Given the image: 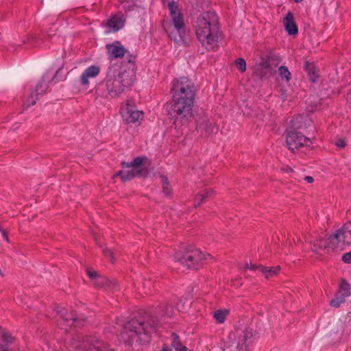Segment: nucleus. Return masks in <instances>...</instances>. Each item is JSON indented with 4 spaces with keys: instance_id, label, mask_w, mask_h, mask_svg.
I'll return each mask as SVG.
<instances>
[{
    "instance_id": "nucleus-1",
    "label": "nucleus",
    "mask_w": 351,
    "mask_h": 351,
    "mask_svg": "<svg viewBox=\"0 0 351 351\" xmlns=\"http://www.w3.org/2000/svg\"><path fill=\"white\" fill-rule=\"evenodd\" d=\"M171 93L175 123L180 122L182 125H184L192 118V109L195 95V86L188 78L180 77L173 81Z\"/></svg>"
},
{
    "instance_id": "nucleus-41",
    "label": "nucleus",
    "mask_w": 351,
    "mask_h": 351,
    "mask_svg": "<svg viewBox=\"0 0 351 351\" xmlns=\"http://www.w3.org/2000/svg\"><path fill=\"white\" fill-rule=\"evenodd\" d=\"M295 3H300L301 2L302 0H293Z\"/></svg>"
},
{
    "instance_id": "nucleus-18",
    "label": "nucleus",
    "mask_w": 351,
    "mask_h": 351,
    "mask_svg": "<svg viewBox=\"0 0 351 351\" xmlns=\"http://www.w3.org/2000/svg\"><path fill=\"white\" fill-rule=\"evenodd\" d=\"M100 67L92 65L86 68L80 76V83L84 86L89 84V79L95 78L100 73Z\"/></svg>"
},
{
    "instance_id": "nucleus-38",
    "label": "nucleus",
    "mask_w": 351,
    "mask_h": 351,
    "mask_svg": "<svg viewBox=\"0 0 351 351\" xmlns=\"http://www.w3.org/2000/svg\"><path fill=\"white\" fill-rule=\"evenodd\" d=\"M2 236H3V238L5 239V241H6L8 243H9L10 241H9V239H8L6 232L2 231Z\"/></svg>"
},
{
    "instance_id": "nucleus-22",
    "label": "nucleus",
    "mask_w": 351,
    "mask_h": 351,
    "mask_svg": "<svg viewBox=\"0 0 351 351\" xmlns=\"http://www.w3.org/2000/svg\"><path fill=\"white\" fill-rule=\"evenodd\" d=\"M60 314L63 320L69 326H77L78 318L73 311L69 312L66 309H62Z\"/></svg>"
},
{
    "instance_id": "nucleus-13",
    "label": "nucleus",
    "mask_w": 351,
    "mask_h": 351,
    "mask_svg": "<svg viewBox=\"0 0 351 351\" xmlns=\"http://www.w3.org/2000/svg\"><path fill=\"white\" fill-rule=\"evenodd\" d=\"M196 128L205 135H209L218 130V128L210 122L208 116L206 114L199 116L196 119Z\"/></svg>"
},
{
    "instance_id": "nucleus-8",
    "label": "nucleus",
    "mask_w": 351,
    "mask_h": 351,
    "mask_svg": "<svg viewBox=\"0 0 351 351\" xmlns=\"http://www.w3.org/2000/svg\"><path fill=\"white\" fill-rule=\"evenodd\" d=\"M120 113L125 123H133L143 119V112L136 109L132 100H126L121 106Z\"/></svg>"
},
{
    "instance_id": "nucleus-27",
    "label": "nucleus",
    "mask_w": 351,
    "mask_h": 351,
    "mask_svg": "<svg viewBox=\"0 0 351 351\" xmlns=\"http://www.w3.org/2000/svg\"><path fill=\"white\" fill-rule=\"evenodd\" d=\"M160 178L162 185L163 193L167 196L170 195L171 193V189L170 187L167 178L163 175L160 176Z\"/></svg>"
},
{
    "instance_id": "nucleus-35",
    "label": "nucleus",
    "mask_w": 351,
    "mask_h": 351,
    "mask_svg": "<svg viewBox=\"0 0 351 351\" xmlns=\"http://www.w3.org/2000/svg\"><path fill=\"white\" fill-rule=\"evenodd\" d=\"M335 145L338 147L343 148L346 146V142L343 139L340 138L335 142Z\"/></svg>"
},
{
    "instance_id": "nucleus-6",
    "label": "nucleus",
    "mask_w": 351,
    "mask_h": 351,
    "mask_svg": "<svg viewBox=\"0 0 351 351\" xmlns=\"http://www.w3.org/2000/svg\"><path fill=\"white\" fill-rule=\"evenodd\" d=\"M70 346L78 351H113L96 336H76L72 339Z\"/></svg>"
},
{
    "instance_id": "nucleus-10",
    "label": "nucleus",
    "mask_w": 351,
    "mask_h": 351,
    "mask_svg": "<svg viewBox=\"0 0 351 351\" xmlns=\"http://www.w3.org/2000/svg\"><path fill=\"white\" fill-rule=\"evenodd\" d=\"M252 337L251 330L245 328V330H237L232 332L229 335L230 341H235L236 348L238 351H248L250 341Z\"/></svg>"
},
{
    "instance_id": "nucleus-2",
    "label": "nucleus",
    "mask_w": 351,
    "mask_h": 351,
    "mask_svg": "<svg viewBox=\"0 0 351 351\" xmlns=\"http://www.w3.org/2000/svg\"><path fill=\"white\" fill-rule=\"evenodd\" d=\"M135 81V57L130 56L120 66H110L104 82L108 95L111 98H117L129 90Z\"/></svg>"
},
{
    "instance_id": "nucleus-4",
    "label": "nucleus",
    "mask_w": 351,
    "mask_h": 351,
    "mask_svg": "<svg viewBox=\"0 0 351 351\" xmlns=\"http://www.w3.org/2000/svg\"><path fill=\"white\" fill-rule=\"evenodd\" d=\"M145 323L137 319H132L124 326L121 332V339L128 343H145L150 340V334L154 330L156 324Z\"/></svg>"
},
{
    "instance_id": "nucleus-37",
    "label": "nucleus",
    "mask_w": 351,
    "mask_h": 351,
    "mask_svg": "<svg viewBox=\"0 0 351 351\" xmlns=\"http://www.w3.org/2000/svg\"><path fill=\"white\" fill-rule=\"evenodd\" d=\"M304 180L307 183H312L314 181L313 178L309 176H305Z\"/></svg>"
},
{
    "instance_id": "nucleus-33",
    "label": "nucleus",
    "mask_w": 351,
    "mask_h": 351,
    "mask_svg": "<svg viewBox=\"0 0 351 351\" xmlns=\"http://www.w3.org/2000/svg\"><path fill=\"white\" fill-rule=\"evenodd\" d=\"M103 252L106 257L110 258V260L112 261V263L114 262L113 252L111 250L106 249V248H104Z\"/></svg>"
},
{
    "instance_id": "nucleus-21",
    "label": "nucleus",
    "mask_w": 351,
    "mask_h": 351,
    "mask_svg": "<svg viewBox=\"0 0 351 351\" xmlns=\"http://www.w3.org/2000/svg\"><path fill=\"white\" fill-rule=\"evenodd\" d=\"M283 24L285 30L289 35H295L298 34V27L294 21V17L291 12H288L283 19Z\"/></svg>"
},
{
    "instance_id": "nucleus-7",
    "label": "nucleus",
    "mask_w": 351,
    "mask_h": 351,
    "mask_svg": "<svg viewBox=\"0 0 351 351\" xmlns=\"http://www.w3.org/2000/svg\"><path fill=\"white\" fill-rule=\"evenodd\" d=\"M210 256L209 254H204L198 249H193L186 251L183 254L176 253L175 258L183 266L189 269H197L202 262Z\"/></svg>"
},
{
    "instance_id": "nucleus-31",
    "label": "nucleus",
    "mask_w": 351,
    "mask_h": 351,
    "mask_svg": "<svg viewBox=\"0 0 351 351\" xmlns=\"http://www.w3.org/2000/svg\"><path fill=\"white\" fill-rule=\"evenodd\" d=\"M236 66L239 71L243 73L246 70V62L242 58L236 60Z\"/></svg>"
},
{
    "instance_id": "nucleus-5",
    "label": "nucleus",
    "mask_w": 351,
    "mask_h": 351,
    "mask_svg": "<svg viewBox=\"0 0 351 351\" xmlns=\"http://www.w3.org/2000/svg\"><path fill=\"white\" fill-rule=\"evenodd\" d=\"M351 245V222L345 223L336 233L327 239H319L313 242L312 250L318 251L326 249L328 250H342L346 245Z\"/></svg>"
},
{
    "instance_id": "nucleus-25",
    "label": "nucleus",
    "mask_w": 351,
    "mask_h": 351,
    "mask_svg": "<svg viewBox=\"0 0 351 351\" xmlns=\"http://www.w3.org/2000/svg\"><path fill=\"white\" fill-rule=\"evenodd\" d=\"M146 158L142 157H136L130 163L123 162L122 165L123 167L128 168H135L136 169H142L141 168V165L143 164V162L145 160Z\"/></svg>"
},
{
    "instance_id": "nucleus-11",
    "label": "nucleus",
    "mask_w": 351,
    "mask_h": 351,
    "mask_svg": "<svg viewBox=\"0 0 351 351\" xmlns=\"http://www.w3.org/2000/svg\"><path fill=\"white\" fill-rule=\"evenodd\" d=\"M286 140L287 146L291 151L301 147H310L312 145L310 138L293 130L287 131Z\"/></svg>"
},
{
    "instance_id": "nucleus-42",
    "label": "nucleus",
    "mask_w": 351,
    "mask_h": 351,
    "mask_svg": "<svg viewBox=\"0 0 351 351\" xmlns=\"http://www.w3.org/2000/svg\"><path fill=\"white\" fill-rule=\"evenodd\" d=\"M288 170H289V171H292V169H291V167H288V168H287V171H288Z\"/></svg>"
},
{
    "instance_id": "nucleus-39",
    "label": "nucleus",
    "mask_w": 351,
    "mask_h": 351,
    "mask_svg": "<svg viewBox=\"0 0 351 351\" xmlns=\"http://www.w3.org/2000/svg\"><path fill=\"white\" fill-rule=\"evenodd\" d=\"M161 351H171V349L167 348V347H165V348H163Z\"/></svg>"
},
{
    "instance_id": "nucleus-19",
    "label": "nucleus",
    "mask_w": 351,
    "mask_h": 351,
    "mask_svg": "<svg viewBox=\"0 0 351 351\" xmlns=\"http://www.w3.org/2000/svg\"><path fill=\"white\" fill-rule=\"evenodd\" d=\"M125 23V18L123 14H116L111 16L107 21V27L110 32H117L121 29Z\"/></svg>"
},
{
    "instance_id": "nucleus-30",
    "label": "nucleus",
    "mask_w": 351,
    "mask_h": 351,
    "mask_svg": "<svg viewBox=\"0 0 351 351\" xmlns=\"http://www.w3.org/2000/svg\"><path fill=\"white\" fill-rule=\"evenodd\" d=\"M87 274L90 278H95L96 280V286H102L106 280L101 277H98L97 273L94 271L88 269Z\"/></svg>"
},
{
    "instance_id": "nucleus-36",
    "label": "nucleus",
    "mask_w": 351,
    "mask_h": 351,
    "mask_svg": "<svg viewBox=\"0 0 351 351\" xmlns=\"http://www.w3.org/2000/svg\"><path fill=\"white\" fill-rule=\"evenodd\" d=\"M169 307H167L166 310L163 314L168 317H171L173 315V311L171 309L169 310Z\"/></svg>"
},
{
    "instance_id": "nucleus-17",
    "label": "nucleus",
    "mask_w": 351,
    "mask_h": 351,
    "mask_svg": "<svg viewBox=\"0 0 351 351\" xmlns=\"http://www.w3.org/2000/svg\"><path fill=\"white\" fill-rule=\"evenodd\" d=\"M107 53L109 59L122 58L125 55L126 50L119 41H115L106 45Z\"/></svg>"
},
{
    "instance_id": "nucleus-24",
    "label": "nucleus",
    "mask_w": 351,
    "mask_h": 351,
    "mask_svg": "<svg viewBox=\"0 0 351 351\" xmlns=\"http://www.w3.org/2000/svg\"><path fill=\"white\" fill-rule=\"evenodd\" d=\"M229 313L230 311L228 309H218L213 313V316L217 324H223Z\"/></svg>"
},
{
    "instance_id": "nucleus-43",
    "label": "nucleus",
    "mask_w": 351,
    "mask_h": 351,
    "mask_svg": "<svg viewBox=\"0 0 351 351\" xmlns=\"http://www.w3.org/2000/svg\"><path fill=\"white\" fill-rule=\"evenodd\" d=\"M1 231H2V229H1V228L0 227V232H1Z\"/></svg>"
},
{
    "instance_id": "nucleus-9",
    "label": "nucleus",
    "mask_w": 351,
    "mask_h": 351,
    "mask_svg": "<svg viewBox=\"0 0 351 351\" xmlns=\"http://www.w3.org/2000/svg\"><path fill=\"white\" fill-rule=\"evenodd\" d=\"M169 10V14L171 19L172 23L175 29L179 34V38H174L176 42H180L184 40V17L178 9V6L176 2H171L168 5Z\"/></svg>"
},
{
    "instance_id": "nucleus-12",
    "label": "nucleus",
    "mask_w": 351,
    "mask_h": 351,
    "mask_svg": "<svg viewBox=\"0 0 351 351\" xmlns=\"http://www.w3.org/2000/svg\"><path fill=\"white\" fill-rule=\"evenodd\" d=\"M350 295V288L348 283L345 280H342L340 288L335 294V298L331 300L330 304L331 306L338 308L341 304L345 302L346 298Z\"/></svg>"
},
{
    "instance_id": "nucleus-29",
    "label": "nucleus",
    "mask_w": 351,
    "mask_h": 351,
    "mask_svg": "<svg viewBox=\"0 0 351 351\" xmlns=\"http://www.w3.org/2000/svg\"><path fill=\"white\" fill-rule=\"evenodd\" d=\"M278 73L282 80H285L287 82L291 80V74L287 66H281L278 69Z\"/></svg>"
},
{
    "instance_id": "nucleus-34",
    "label": "nucleus",
    "mask_w": 351,
    "mask_h": 351,
    "mask_svg": "<svg viewBox=\"0 0 351 351\" xmlns=\"http://www.w3.org/2000/svg\"><path fill=\"white\" fill-rule=\"evenodd\" d=\"M342 261L344 263H351V252L345 253L342 256Z\"/></svg>"
},
{
    "instance_id": "nucleus-32",
    "label": "nucleus",
    "mask_w": 351,
    "mask_h": 351,
    "mask_svg": "<svg viewBox=\"0 0 351 351\" xmlns=\"http://www.w3.org/2000/svg\"><path fill=\"white\" fill-rule=\"evenodd\" d=\"M302 120V117L300 116H298L295 117L292 121V126L295 129H300L302 128V125H300L301 121Z\"/></svg>"
},
{
    "instance_id": "nucleus-3",
    "label": "nucleus",
    "mask_w": 351,
    "mask_h": 351,
    "mask_svg": "<svg viewBox=\"0 0 351 351\" xmlns=\"http://www.w3.org/2000/svg\"><path fill=\"white\" fill-rule=\"evenodd\" d=\"M193 29L203 47L208 51L218 48L220 32L215 13L206 12L201 14L194 22Z\"/></svg>"
},
{
    "instance_id": "nucleus-15",
    "label": "nucleus",
    "mask_w": 351,
    "mask_h": 351,
    "mask_svg": "<svg viewBox=\"0 0 351 351\" xmlns=\"http://www.w3.org/2000/svg\"><path fill=\"white\" fill-rule=\"evenodd\" d=\"M47 89V84L44 82H40L36 86L35 90L32 91L28 95L25 105L27 107L34 105L36 103V100L38 99L39 96L45 94Z\"/></svg>"
},
{
    "instance_id": "nucleus-40",
    "label": "nucleus",
    "mask_w": 351,
    "mask_h": 351,
    "mask_svg": "<svg viewBox=\"0 0 351 351\" xmlns=\"http://www.w3.org/2000/svg\"><path fill=\"white\" fill-rule=\"evenodd\" d=\"M177 308H178V311H181V310H182V309H181V306H180V303H178V304H177Z\"/></svg>"
},
{
    "instance_id": "nucleus-28",
    "label": "nucleus",
    "mask_w": 351,
    "mask_h": 351,
    "mask_svg": "<svg viewBox=\"0 0 351 351\" xmlns=\"http://www.w3.org/2000/svg\"><path fill=\"white\" fill-rule=\"evenodd\" d=\"M308 75L313 82H316L318 78V73L317 69L313 65H309L306 67Z\"/></svg>"
},
{
    "instance_id": "nucleus-14",
    "label": "nucleus",
    "mask_w": 351,
    "mask_h": 351,
    "mask_svg": "<svg viewBox=\"0 0 351 351\" xmlns=\"http://www.w3.org/2000/svg\"><path fill=\"white\" fill-rule=\"evenodd\" d=\"M243 269H250L254 271H258L263 274L266 278H271L278 274L280 271V266H276L271 268H267L261 265H252L246 263Z\"/></svg>"
},
{
    "instance_id": "nucleus-20",
    "label": "nucleus",
    "mask_w": 351,
    "mask_h": 351,
    "mask_svg": "<svg viewBox=\"0 0 351 351\" xmlns=\"http://www.w3.org/2000/svg\"><path fill=\"white\" fill-rule=\"evenodd\" d=\"M146 171L143 169H136L132 168L128 170H123L118 171L114 176L120 177L121 179L125 182L132 179L137 176H144Z\"/></svg>"
},
{
    "instance_id": "nucleus-23",
    "label": "nucleus",
    "mask_w": 351,
    "mask_h": 351,
    "mask_svg": "<svg viewBox=\"0 0 351 351\" xmlns=\"http://www.w3.org/2000/svg\"><path fill=\"white\" fill-rule=\"evenodd\" d=\"M213 193V191L212 189H204L199 193H198L195 198L194 205L195 206H199L202 203L204 202V200L210 197Z\"/></svg>"
},
{
    "instance_id": "nucleus-16",
    "label": "nucleus",
    "mask_w": 351,
    "mask_h": 351,
    "mask_svg": "<svg viewBox=\"0 0 351 351\" xmlns=\"http://www.w3.org/2000/svg\"><path fill=\"white\" fill-rule=\"evenodd\" d=\"M272 59L271 56L261 57L260 62L256 65V73L261 77L271 73L274 69L271 67L270 62Z\"/></svg>"
},
{
    "instance_id": "nucleus-26",
    "label": "nucleus",
    "mask_w": 351,
    "mask_h": 351,
    "mask_svg": "<svg viewBox=\"0 0 351 351\" xmlns=\"http://www.w3.org/2000/svg\"><path fill=\"white\" fill-rule=\"evenodd\" d=\"M171 346L176 351H187L186 347L182 344L178 336L175 334L172 335Z\"/></svg>"
}]
</instances>
